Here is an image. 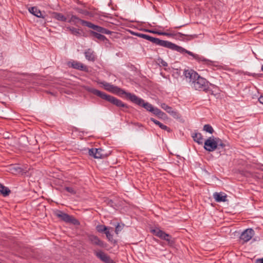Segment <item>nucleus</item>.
Wrapping results in <instances>:
<instances>
[{
    "label": "nucleus",
    "instance_id": "nucleus-1",
    "mask_svg": "<svg viewBox=\"0 0 263 263\" xmlns=\"http://www.w3.org/2000/svg\"><path fill=\"white\" fill-rule=\"evenodd\" d=\"M136 35L141 38L148 40L152 43L159 45L162 47L167 48L176 51L181 53H186L189 55L192 56L194 59H195L198 62L201 63L204 65L209 66H216L215 62L210 60L207 59L204 57L199 54H195L192 52H191L184 48L179 46L174 43L171 42L164 40H161L158 38L154 37L148 35L143 34V33H136Z\"/></svg>",
    "mask_w": 263,
    "mask_h": 263
},
{
    "label": "nucleus",
    "instance_id": "nucleus-2",
    "mask_svg": "<svg viewBox=\"0 0 263 263\" xmlns=\"http://www.w3.org/2000/svg\"><path fill=\"white\" fill-rule=\"evenodd\" d=\"M130 98V101L133 103L142 106L146 110L150 111L158 116L159 118H162L165 115V113L162 112L160 109L158 108L154 107L153 106L148 102H145L144 100L140 98H139L135 95H129Z\"/></svg>",
    "mask_w": 263,
    "mask_h": 263
},
{
    "label": "nucleus",
    "instance_id": "nucleus-3",
    "mask_svg": "<svg viewBox=\"0 0 263 263\" xmlns=\"http://www.w3.org/2000/svg\"><path fill=\"white\" fill-rule=\"evenodd\" d=\"M87 90L101 98L102 99L110 102L118 107L128 108L127 105L122 102L120 100H119L113 96L108 95L96 89L91 87H88L87 88Z\"/></svg>",
    "mask_w": 263,
    "mask_h": 263
},
{
    "label": "nucleus",
    "instance_id": "nucleus-4",
    "mask_svg": "<svg viewBox=\"0 0 263 263\" xmlns=\"http://www.w3.org/2000/svg\"><path fill=\"white\" fill-rule=\"evenodd\" d=\"M68 22L73 23L75 25H77L79 23H81L83 26H87L88 28H91L94 30L103 34H109L110 33V31L107 29L94 25L91 22L81 20L76 15H72L68 21Z\"/></svg>",
    "mask_w": 263,
    "mask_h": 263
},
{
    "label": "nucleus",
    "instance_id": "nucleus-5",
    "mask_svg": "<svg viewBox=\"0 0 263 263\" xmlns=\"http://www.w3.org/2000/svg\"><path fill=\"white\" fill-rule=\"evenodd\" d=\"M193 88L198 91L208 92L210 90V83L205 78L199 75L191 86Z\"/></svg>",
    "mask_w": 263,
    "mask_h": 263
},
{
    "label": "nucleus",
    "instance_id": "nucleus-6",
    "mask_svg": "<svg viewBox=\"0 0 263 263\" xmlns=\"http://www.w3.org/2000/svg\"><path fill=\"white\" fill-rule=\"evenodd\" d=\"M151 232L160 239L166 241L169 246H172L174 245L175 241L172 237L159 228L151 230Z\"/></svg>",
    "mask_w": 263,
    "mask_h": 263
},
{
    "label": "nucleus",
    "instance_id": "nucleus-7",
    "mask_svg": "<svg viewBox=\"0 0 263 263\" xmlns=\"http://www.w3.org/2000/svg\"><path fill=\"white\" fill-rule=\"evenodd\" d=\"M145 31L150 32V33H154V34H157L158 35H165V36H167L168 37H173L175 38H179V37L182 38L183 36H186L185 35H184L181 33H180V32L174 33H172V32H161V31H154V30H148V29L145 30ZM187 36L190 38V39H194V38L197 37V35L196 34L187 35Z\"/></svg>",
    "mask_w": 263,
    "mask_h": 263
},
{
    "label": "nucleus",
    "instance_id": "nucleus-8",
    "mask_svg": "<svg viewBox=\"0 0 263 263\" xmlns=\"http://www.w3.org/2000/svg\"><path fill=\"white\" fill-rule=\"evenodd\" d=\"M54 215L57 217L66 222L71 223L73 224H78L79 223V221L73 217L63 213L61 211H56L54 212Z\"/></svg>",
    "mask_w": 263,
    "mask_h": 263
},
{
    "label": "nucleus",
    "instance_id": "nucleus-9",
    "mask_svg": "<svg viewBox=\"0 0 263 263\" xmlns=\"http://www.w3.org/2000/svg\"><path fill=\"white\" fill-rule=\"evenodd\" d=\"M183 74L185 77V81L188 82L191 86L192 83H193V81H195L199 76L197 72L192 69L184 70Z\"/></svg>",
    "mask_w": 263,
    "mask_h": 263
},
{
    "label": "nucleus",
    "instance_id": "nucleus-10",
    "mask_svg": "<svg viewBox=\"0 0 263 263\" xmlns=\"http://www.w3.org/2000/svg\"><path fill=\"white\" fill-rule=\"evenodd\" d=\"M204 148L208 152H213L216 149L215 137L212 136L204 142Z\"/></svg>",
    "mask_w": 263,
    "mask_h": 263
},
{
    "label": "nucleus",
    "instance_id": "nucleus-11",
    "mask_svg": "<svg viewBox=\"0 0 263 263\" xmlns=\"http://www.w3.org/2000/svg\"><path fill=\"white\" fill-rule=\"evenodd\" d=\"M254 231L252 229H247L241 234L240 238L243 242L249 241L254 236Z\"/></svg>",
    "mask_w": 263,
    "mask_h": 263
},
{
    "label": "nucleus",
    "instance_id": "nucleus-12",
    "mask_svg": "<svg viewBox=\"0 0 263 263\" xmlns=\"http://www.w3.org/2000/svg\"><path fill=\"white\" fill-rule=\"evenodd\" d=\"M95 254L98 258L105 263H114L110 257L102 251H95Z\"/></svg>",
    "mask_w": 263,
    "mask_h": 263
},
{
    "label": "nucleus",
    "instance_id": "nucleus-13",
    "mask_svg": "<svg viewBox=\"0 0 263 263\" xmlns=\"http://www.w3.org/2000/svg\"><path fill=\"white\" fill-rule=\"evenodd\" d=\"M68 64L69 66L72 67L74 69L84 71L85 72L88 71V68L87 66L84 65L80 62L73 61L72 62H69Z\"/></svg>",
    "mask_w": 263,
    "mask_h": 263
},
{
    "label": "nucleus",
    "instance_id": "nucleus-14",
    "mask_svg": "<svg viewBox=\"0 0 263 263\" xmlns=\"http://www.w3.org/2000/svg\"><path fill=\"white\" fill-rule=\"evenodd\" d=\"M89 241L92 244L96 246H99L102 248L106 247L105 244L98 237L95 235H89L88 236Z\"/></svg>",
    "mask_w": 263,
    "mask_h": 263
},
{
    "label": "nucleus",
    "instance_id": "nucleus-15",
    "mask_svg": "<svg viewBox=\"0 0 263 263\" xmlns=\"http://www.w3.org/2000/svg\"><path fill=\"white\" fill-rule=\"evenodd\" d=\"M102 150L101 148H91L89 149V155L96 159L102 158L103 155L101 153Z\"/></svg>",
    "mask_w": 263,
    "mask_h": 263
},
{
    "label": "nucleus",
    "instance_id": "nucleus-16",
    "mask_svg": "<svg viewBox=\"0 0 263 263\" xmlns=\"http://www.w3.org/2000/svg\"><path fill=\"white\" fill-rule=\"evenodd\" d=\"M161 107L165 110L167 112L171 115L174 118H177L178 117V114L177 112L174 111L172 107L171 106H168L165 103H162L160 105Z\"/></svg>",
    "mask_w": 263,
    "mask_h": 263
},
{
    "label": "nucleus",
    "instance_id": "nucleus-17",
    "mask_svg": "<svg viewBox=\"0 0 263 263\" xmlns=\"http://www.w3.org/2000/svg\"><path fill=\"white\" fill-rule=\"evenodd\" d=\"M213 197L216 201L220 202H224L227 201V196L224 193H217L216 192L213 194Z\"/></svg>",
    "mask_w": 263,
    "mask_h": 263
},
{
    "label": "nucleus",
    "instance_id": "nucleus-18",
    "mask_svg": "<svg viewBox=\"0 0 263 263\" xmlns=\"http://www.w3.org/2000/svg\"><path fill=\"white\" fill-rule=\"evenodd\" d=\"M84 54L85 58L87 60L92 62H93L96 60V57L94 51L92 49H88L86 50L85 51Z\"/></svg>",
    "mask_w": 263,
    "mask_h": 263
},
{
    "label": "nucleus",
    "instance_id": "nucleus-19",
    "mask_svg": "<svg viewBox=\"0 0 263 263\" xmlns=\"http://www.w3.org/2000/svg\"><path fill=\"white\" fill-rule=\"evenodd\" d=\"M28 10L30 13H31V14H32L33 15H34V16H35L37 17H40V18H44L45 17V15H44L43 14V13H42V12L35 7H32L29 8Z\"/></svg>",
    "mask_w": 263,
    "mask_h": 263
},
{
    "label": "nucleus",
    "instance_id": "nucleus-20",
    "mask_svg": "<svg viewBox=\"0 0 263 263\" xmlns=\"http://www.w3.org/2000/svg\"><path fill=\"white\" fill-rule=\"evenodd\" d=\"M192 137L194 140L199 144H202L203 142V138L201 134L198 133L193 134Z\"/></svg>",
    "mask_w": 263,
    "mask_h": 263
},
{
    "label": "nucleus",
    "instance_id": "nucleus-21",
    "mask_svg": "<svg viewBox=\"0 0 263 263\" xmlns=\"http://www.w3.org/2000/svg\"><path fill=\"white\" fill-rule=\"evenodd\" d=\"M150 120H151V121L153 122L155 124H156L157 125L159 126V127L161 128V129H164L165 130H166L168 132H170L171 131V129H170V128L169 127H168L167 126L163 124L162 123H161L159 121L155 120V119H154L153 118H151L150 119Z\"/></svg>",
    "mask_w": 263,
    "mask_h": 263
},
{
    "label": "nucleus",
    "instance_id": "nucleus-22",
    "mask_svg": "<svg viewBox=\"0 0 263 263\" xmlns=\"http://www.w3.org/2000/svg\"><path fill=\"white\" fill-rule=\"evenodd\" d=\"M90 34L95 37L97 38L98 40L101 41H107V38L103 35L97 32L91 31Z\"/></svg>",
    "mask_w": 263,
    "mask_h": 263
},
{
    "label": "nucleus",
    "instance_id": "nucleus-23",
    "mask_svg": "<svg viewBox=\"0 0 263 263\" xmlns=\"http://www.w3.org/2000/svg\"><path fill=\"white\" fill-rule=\"evenodd\" d=\"M0 192L4 196H7L9 195L11 191L8 187L0 183Z\"/></svg>",
    "mask_w": 263,
    "mask_h": 263
},
{
    "label": "nucleus",
    "instance_id": "nucleus-24",
    "mask_svg": "<svg viewBox=\"0 0 263 263\" xmlns=\"http://www.w3.org/2000/svg\"><path fill=\"white\" fill-rule=\"evenodd\" d=\"M215 141H216V148H224L226 146V144L220 138H215Z\"/></svg>",
    "mask_w": 263,
    "mask_h": 263
},
{
    "label": "nucleus",
    "instance_id": "nucleus-25",
    "mask_svg": "<svg viewBox=\"0 0 263 263\" xmlns=\"http://www.w3.org/2000/svg\"><path fill=\"white\" fill-rule=\"evenodd\" d=\"M103 84L106 90L111 92L116 91V89H117V87L114 86L108 83H103Z\"/></svg>",
    "mask_w": 263,
    "mask_h": 263
},
{
    "label": "nucleus",
    "instance_id": "nucleus-26",
    "mask_svg": "<svg viewBox=\"0 0 263 263\" xmlns=\"http://www.w3.org/2000/svg\"><path fill=\"white\" fill-rule=\"evenodd\" d=\"M55 18L61 21L65 22L66 21V18L65 16H64L62 14L59 13H56L54 14Z\"/></svg>",
    "mask_w": 263,
    "mask_h": 263
},
{
    "label": "nucleus",
    "instance_id": "nucleus-27",
    "mask_svg": "<svg viewBox=\"0 0 263 263\" xmlns=\"http://www.w3.org/2000/svg\"><path fill=\"white\" fill-rule=\"evenodd\" d=\"M96 229L98 232L101 233H105V232L108 230L107 228L104 225H98L97 226Z\"/></svg>",
    "mask_w": 263,
    "mask_h": 263
},
{
    "label": "nucleus",
    "instance_id": "nucleus-28",
    "mask_svg": "<svg viewBox=\"0 0 263 263\" xmlns=\"http://www.w3.org/2000/svg\"><path fill=\"white\" fill-rule=\"evenodd\" d=\"M203 130L210 134H212L214 132L213 127L210 124L204 125L203 126Z\"/></svg>",
    "mask_w": 263,
    "mask_h": 263
},
{
    "label": "nucleus",
    "instance_id": "nucleus-29",
    "mask_svg": "<svg viewBox=\"0 0 263 263\" xmlns=\"http://www.w3.org/2000/svg\"><path fill=\"white\" fill-rule=\"evenodd\" d=\"M118 90V92L121 94V95H125L126 98H127L130 101V98L129 96V95H133V93H131L130 92H127L124 90L121 89L117 87V89H116V91Z\"/></svg>",
    "mask_w": 263,
    "mask_h": 263
},
{
    "label": "nucleus",
    "instance_id": "nucleus-30",
    "mask_svg": "<svg viewBox=\"0 0 263 263\" xmlns=\"http://www.w3.org/2000/svg\"><path fill=\"white\" fill-rule=\"evenodd\" d=\"M69 30L71 33H72L74 35L80 34V30L79 29L74 27H71L69 28Z\"/></svg>",
    "mask_w": 263,
    "mask_h": 263
},
{
    "label": "nucleus",
    "instance_id": "nucleus-31",
    "mask_svg": "<svg viewBox=\"0 0 263 263\" xmlns=\"http://www.w3.org/2000/svg\"><path fill=\"white\" fill-rule=\"evenodd\" d=\"M124 227V224H123L122 226L118 223L116 227L115 233L118 234L120 231H122L123 228Z\"/></svg>",
    "mask_w": 263,
    "mask_h": 263
},
{
    "label": "nucleus",
    "instance_id": "nucleus-32",
    "mask_svg": "<svg viewBox=\"0 0 263 263\" xmlns=\"http://www.w3.org/2000/svg\"><path fill=\"white\" fill-rule=\"evenodd\" d=\"M105 234H106V236L107 237V238H108V239L109 240V241H112L113 238H112V235H111L110 234V233L109 232V231L107 230Z\"/></svg>",
    "mask_w": 263,
    "mask_h": 263
},
{
    "label": "nucleus",
    "instance_id": "nucleus-33",
    "mask_svg": "<svg viewBox=\"0 0 263 263\" xmlns=\"http://www.w3.org/2000/svg\"><path fill=\"white\" fill-rule=\"evenodd\" d=\"M65 190L67 191L68 192L72 194H76V191L71 187H65Z\"/></svg>",
    "mask_w": 263,
    "mask_h": 263
},
{
    "label": "nucleus",
    "instance_id": "nucleus-34",
    "mask_svg": "<svg viewBox=\"0 0 263 263\" xmlns=\"http://www.w3.org/2000/svg\"><path fill=\"white\" fill-rule=\"evenodd\" d=\"M258 101L260 103L263 104V96H261L258 98Z\"/></svg>",
    "mask_w": 263,
    "mask_h": 263
},
{
    "label": "nucleus",
    "instance_id": "nucleus-35",
    "mask_svg": "<svg viewBox=\"0 0 263 263\" xmlns=\"http://www.w3.org/2000/svg\"><path fill=\"white\" fill-rule=\"evenodd\" d=\"M256 263H263V258L260 259H257L256 261Z\"/></svg>",
    "mask_w": 263,
    "mask_h": 263
},
{
    "label": "nucleus",
    "instance_id": "nucleus-36",
    "mask_svg": "<svg viewBox=\"0 0 263 263\" xmlns=\"http://www.w3.org/2000/svg\"><path fill=\"white\" fill-rule=\"evenodd\" d=\"M261 70L263 71V65L261 66Z\"/></svg>",
    "mask_w": 263,
    "mask_h": 263
},
{
    "label": "nucleus",
    "instance_id": "nucleus-37",
    "mask_svg": "<svg viewBox=\"0 0 263 263\" xmlns=\"http://www.w3.org/2000/svg\"><path fill=\"white\" fill-rule=\"evenodd\" d=\"M262 179H263V175H262Z\"/></svg>",
    "mask_w": 263,
    "mask_h": 263
}]
</instances>
